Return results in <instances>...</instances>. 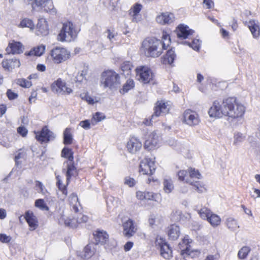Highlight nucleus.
<instances>
[{
	"instance_id": "1",
	"label": "nucleus",
	"mask_w": 260,
	"mask_h": 260,
	"mask_svg": "<svg viewBox=\"0 0 260 260\" xmlns=\"http://www.w3.org/2000/svg\"><path fill=\"white\" fill-rule=\"evenodd\" d=\"M145 55L147 57H157L162 53L163 50L167 49L165 42L155 38H148L142 43Z\"/></svg>"
},
{
	"instance_id": "2",
	"label": "nucleus",
	"mask_w": 260,
	"mask_h": 260,
	"mask_svg": "<svg viewBox=\"0 0 260 260\" xmlns=\"http://www.w3.org/2000/svg\"><path fill=\"white\" fill-rule=\"evenodd\" d=\"M222 106L225 107V116L232 118L241 117L245 112V107L237 101L235 98L230 97L222 101Z\"/></svg>"
},
{
	"instance_id": "3",
	"label": "nucleus",
	"mask_w": 260,
	"mask_h": 260,
	"mask_svg": "<svg viewBox=\"0 0 260 260\" xmlns=\"http://www.w3.org/2000/svg\"><path fill=\"white\" fill-rule=\"evenodd\" d=\"M100 84L104 88H108L111 90H116L121 84L120 76L112 70L105 71L101 74Z\"/></svg>"
},
{
	"instance_id": "4",
	"label": "nucleus",
	"mask_w": 260,
	"mask_h": 260,
	"mask_svg": "<svg viewBox=\"0 0 260 260\" xmlns=\"http://www.w3.org/2000/svg\"><path fill=\"white\" fill-rule=\"evenodd\" d=\"M77 34L78 32L75 30L73 24L68 21L63 24L57 36V40L61 42H70L77 37Z\"/></svg>"
},
{
	"instance_id": "5",
	"label": "nucleus",
	"mask_w": 260,
	"mask_h": 260,
	"mask_svg": "<svg viewBox=\"0 0 260 260\" xmlns=\"http://www.w3.org/2000/svg\"><path fill=\"white\" fill-rule=\"evenodd\" d=\"M189 239L188 237H184L182 240V243L179 244V246L181 249V254L184 257L186 260L189 259V258H193L199 256L200 253L197 250H191L189 243Z\"/></svg>"
},
{
	"instance_id": "6",
	"label": "nucleus",
	"mask_w": 260,
	"mask_h": 260,
	"mask_svg": "<svg viewBox=\"0 0 260 260\" xmlns=\"http://www.w3.org/2000/svg\"><path fill=\"white\" fill-rule=\"evenodd\" d=\"M50 55L55 63H59L69 58L70 53L64 48L56 47L51 50Z\"/></svg>"
},
{
	"instance_id": "7",
	"label": "nucleus",
	"mask_w": 260,
	"mask_h": 260,
	"mask_svg": "<svg viewBox=\"0 0 260 260\" xmlns=\"http://www.w3.org/2000/svg\"><path fill=\"white\" fill-rule=\"evenodd\" d=\"M188 172L186 170H181L178 173L179 180L185 181L191 185L194 189L199 193H203L206 191V188L202 183L200 181L192 182L188 178Z\"/></svg>"
},
{
	"instance_id": "8",
	"label": "nucleus",
	"mask_w": 260,
	"mask_h": 260,
	"mask_svg": "<svg viewBox=\"0 0 260 260\" xmlns=\"http://www.w3.org/2000/svg\"><path fill=\"white\" fill-rule=\"evenodd\" d=\"M136 72L138 79L144 84L149 83L153 78V73L148 67H139L136 69Z\"/></svg>"
},
{
	"instance_id": "9",
	"label": "nucleus",
	"mask_w": 260,
	"mask_h": 260,
	"mask_svg": "<svg viewBox=\"0 0 260 260\" xmlns=\"http://www.w3.org/2000/svg\"><path fill=\"white\" fill-rule=\"evenodd\" d=\"M155 246L159 249L160 255L165 258L169 259L172 257V251L170 246L162 238H156Z\"/></svg>"
},
{
	"instance_id": "10",
	"label": "nucleus",
	"mask_w": 260,
	"mask_h": 260,
	"mask_svg": "<svg viewBox=\"0 0 260 260\" xmlns=\"http://www.w3.org/2000/svg\"><path fill=\"white\" fill-rule=\"evenodd\" d=\"M155 169L154 161L149 158L146 157L140 162V172L143 175H152Z\"/></svg>"
},
{
	"instance_id": "11",
	"label": "nucleus",
	"mask_w": 260,
	"mask_h": 260,
	"mask_svg": "<svg viewBox=\"0 0 260 260\" xmlns=\"http://www.w3.org/2000/svg\"><path fill=\"white\" fill-rule=\"evenodd\" d=\"M183 117V121L190 126L196 125L200 123L198 114L190 109H187L184 111Z\"/></svg>"
},
{
	"instance_id": "12",
	"label": "nucleus",
	"mask_w": 260,
	"mask_h": 260,
	"mask_svg": "<svg viewBox=\"0 0 260 260\" xmlns=\"http://www.w3.org/2000/svg\"><path fill=\"white\" fill-rule=\"evenodd\" d=\"M225 107L222 106L218 101H215L212 107L209 110L208 113L211 117L221 118L225 116Z\"/></svg>"
},
{
	"instance_id": "13",
	"label": "nucleus",
	"mask_w": 260,
	"mask_h": 260,
	"mask_svg": "<svg viewBox=\"0 0 260 260\" xmlns=\"http://www.w3.org/2000/svg\"><path fill=\"white\" fill-rule=\"evenodd\" d=\"M36 138L41 143L48 142L55 138V135L46 126H44L41 132L36 133Z\"/></svg>"
},
{
	"instance_id": "14",
	"label": "nucleus",
	"mask_w": 260,
	"mask_h": 260,
	"mask_svg": "<svg viewBox=\"0 0 260 260\" xmlns=\"http://www.w3.org/2000/svg\"><path fill=\"white\" fill-rule=\"evenodd\" d=\"M160 141V138L155 132H153L149 136L145 141L144 147L148 150L153 149L157 146Z\"/></svg>"
},
{
	"instance_id": "15",
	"label": "nucleus",
	"mask_w": 260,
	"mask_h": 260,
	"mask_svg": "<svg viewBox=\"0 0 260 260\" xmlns=\"http://www.w3.org/2000/svg\"><path fill=\"white\" fill-rule=\"evenodd\" d=\"M154 109V114L152 115V118L154 116L158 117L167 114L169 111V106L167 103L162 101L157 102Z\"/></svg>"
},
{
	"instance_id": "16",
	"label": "nucleus",
	"mask_w": 260,
	"mask_h": 260,
	"mask_svg": "<svg viewBox=\"0 0 260 260\" xmlns=\"http://www.w3.org/2000/svg\"><path fill=\"white\" fill-rule=\"evenodd\" d=\"M28 2H31L32 7L34 5L38 7L44 8V10L48 12L53 8V3L51 0H26Z\"/></svg>"
},
{
	"instance_id": "17",
	"label": "nucleus",
	"mask_w": 260,
	"mask_h": 260,
	"mask_svg": "<svg viewBox=\"0 0 260 260\" xmlns=\"http://www.w3.org/2000/svg\"><path fill=\"white\" fill-rule=\"evenodd\" d=\"M95 249L93 244L87 245L83 251L78 252V256L84 259L90 258L95 253Z\"/></svg>"
},
{
	"instance_id": "18",
	"label": "nucleus",
	"mask_w": 260,
	"mask_h": 260,
	"mask_svg": "<svg viewBox=\"0 0 260 260\" xmlns=\"http://www.w3.org/2000/svg\"><path fill=\"white\" fill-rule=\"evenodd\" d=\"M141 147V142L136 138L133 137L127 142V148L130 153H135Z\"/></svg>"
},
{
	"instance_id": "19",
	"label": "nucleus",
	"mask_w": 260,
	"mask_h": 260,
	"mask_svg": "<svg viewBox=\"0 0 260 260\" xmlns=\"http://www.w3.org/2000/svg\"><path fill=\"white\" fill-rule=\"evenodd\" d=\"M123 234L127 237H132L136 232L134 222L131 219H128L123 224Z\"/></svg>"
},
{
	"instance_id": "20",
	"label": "nucleus",
	"mask_w": 260,
	"mask_h": 260,
	"mask_svg": "<svg viewBox=\"0 0 260 260\" xmlns=\"http://www.w3.org/2000/svg\"><path fill=\"white\" fill-rule=\"evenodd\" d=\"M24 218L29 225L30 230H35L37 228L38 220L32 211H27L25 213Z\"/></svg>"
},
{
	"instance_id": "21",
	"label": "nucleus",
	"mask_w": 260,
	"mask_h": 260,
	"mask_svg": "<svg viewBox=\"0 0 260 260\" xmlns=\"http://www.w3.org/2000/svg\"><path fill=\"white\" fill-rule=\"evenodd\" d=\"M174 19V15L168 12L162 13L160 15L157 16L156 18V21L157 22L161 24H169L173 22Z\"/></svg>"
},
{
	"instance_id": "22",
	"label": "nucleus",
	"mask_w": 260,
	"mask_h": 260,
	"mask_svg": "<svg viewBox=\"0 0 260 260\" xmlns=\"http://www.w3.org/2000/svg\"><path fill=\"white\" fill-rule=\"evenodd\" d=\"M6 51L8 54H20L22 53V45L19 42L13 41L10 43L6 48Z\"/></svg>"
},
{
	"instance_id": "23",
	"label": "nucleus",
	"mask_w": 260,
	"mask_h": 260,
	"mask_svg": "<svg viewBox=\"0 0 260 260\" xmlns=\"http://www.w3.org/2000/svg\"><path fill=\"white\" fill-rule=\"evenodd\" d=\"M2 64L3 67L8 71H12L13 69L20 66V60L16 58L4 60Z\"/></svg>"
},
{
	"instance_id": "24",
	"label": "nucleus",
	"mask_w": 260,
	"mask_h": 260,
	"mask_svg": "<svg viewBox=\"0 0 260 260\" xmlns=\"http://www.w3.org/2000/svg\"><path fill=\"white\" fill-rule=\"evenodd\" d=\"M246 23L253 37L255 38H258L260 35V27L258 21L251 20Z\"/></svg>"
},
{
	"instance_id": "25",
	"label": "nucleus",
	"mask_w": 260,
	"mask_h": 260,
	"mask_svg": "<svg viewBox=\"0 0 260 260\" xmlns=\"http://www.w3.org/2000/svg\"><path fill=\"white\" fill-rule=\"evenodd\" d=\"M193 32L192 29L183 24H180L177 28V35L179 38L186 39Z\"/></svg>"
},
{
	"instance_id": "26",
	"label": "nucleus",
	"mask_w": 260,
	"mask_h": 260,
	"mask_svg": "<svg viewBox=\"0 0 260 260\" xmlns=\"http://www.w3.org/2000/svg\"><path fill=\"white\" fill-rule=\"evenodd\" d=\"M96 243L105 244L108 240L109 236L103 231H97L94 234Z\"/></svg>"
},
{
	"instance_id": "27",
	"label": "nucleus",
	"mask_w": 260,
	"mask_h": 260,
	"mask_svg": "<svg viewBox=\"0 0 260 260\" xmlns=\"http://www.w3.org/2000/svg\"><path fill=\"white\" fill-rule=\"evenodd\" d=\"M78 175V171L76 168L75 167L74 162L68 163L67 171L66 172L67 176V183L69 184L70 178L72 176H74Z\"/></svg>"
},
{
	"instance_id": "28",
	"label": "nucleus",
	"mask_w": 260,
	"mask_h": 260,
	"mask_svg": "<svg viewBox=\"0 0 260 260\" xmlns=\"http://www.w3.org/2000/svg\"><path fill=\"white\" fill-rule=\"evenodd\" d=\"M180 234V228L175 224H172L169 227L168 236L170 240L177 239Z\"/></svg>"
},
{
	"instance_id": "29",
	"label": "nucleus",
	"mask_w": 260,
	"mask_h": 260,
	"mask_svg": "<svg viewBox=\"0 0 260 260\" xmlns=\"http://www.w3.org/2000/svg\"><path fill=\"white\" fill-rule=\"evenodd\" d=\"M70 205L72 207L73 210L76 213L79 211L78 207L80 206V204L78 201V198L77 194L72 193L69 198Z\"/></svg>"
},
{
	"instance_id": "30",
	"label": "nucleus",
	"mask_w": 260,
	"mask_h": 260,
	"mask_svg": "<svg viewBox=\"0 0 260 260\" xmlns=\"http://www.w3.org/2000/svg\"><path fill=\"white\" fill-rule=\"evenodd\" d=\"M225 224L226 228L232 232H235L239 228L237 220L233 217L227 218Z\"/></svg>"
},
{
	"instance_id": "31",
	"label": "nucleus",
	"mask_w": 260,
	"mask_h": 260,
	"mask_svg": "<svg viewBox=\"0 0 260 260\" xmlns=\"http://www.w3.org/2000/svg\"><path fill=\"white\" fill-rule=\"evenodd\" d=\"M45 46L41 45L36 47H34L29 51L26 52L25 54L27 56L35 55L37 56H41L44 52Z\"/></svg>"
},
{
	"instance_id": "32",
	"label": "nucleus",
	"mask_w": 260,
	"mask_h": 260,
	"mask_svg": "<svg viewBox=\"0 0 260 260\" xmlns=\"http://www.w3.org/2000/svg\"><path fill=\"white\" fill-rule=\"evenodd\" d=\"M73 135L71 128H66L63 132V144L70 145L73 142Z\"/></svg>"
},
{
	"instance_id": "33",
	"label": "nucleus",
	"mask_w": 260,
	"mask_h": 260,
	"mask_svg": "<svg viewBox=\"0 0 260 260\" xmlns=\"http://www.w3.org/2000/svg\"><path fill=\"white\" fill-rule=\"evenodd\" d=\"M164 190L166 193H170L174 189L173 181L170 178H165L163 181Z\"/></svg>"
},
{
	"instance_id": "34",
	"label": "nucleus",
	"mask_w": 260,
	"mask_h": 260,
	"mask_svg": "<svg viewBox=\"0 0 260 260\" xmlns=\"http://www.w3.org/2000/svg\"><path fill=\"white\" fill-rule=\"evenodd\" d=\"M175 57L174 51L172 49L169 50L164 57V63L171 64L173 63Z\"/></svg>"
},
{
	"instance_id": "35",
	"label": "nucleus",
	"mask_w": 260,
	"mask_h": 260,
	"mask_svg": "<svg viewBox=\"0 0 260 260\" xmlns=\"http://www.w3.org/2000/svg\"><path fill=\"white\" fill-rule=\"evenodd\" d=\"M133 65L129 61L123 62L121 65V71L122 74L125 76H128L131 72Z\"/></svg>"
},
{
	"instance_id": "36",
	"label": "nucleus",
	"mask_w": 260,
	"mask_h": 260,
	"mask_svg": "<svg viewBox=\"0 0 260 260\" xmlns=\"http://www.w3.org/2000/svg\"><path fill=\"white\" fill-rule=\"evenodd\" d=\"M61 156L68 159V161H67V163L73 161V153L71 149L67 147L63 148L61 151Z\"/></svg>"
},
{
	"instance_id": "37",
	"label": "nucleus",
	"mask_w": 260,
	"mask_h": 260,
	"mask_svg": "<svg viewBox=\"0 0 260 260\" xmlns=\"http://www.w3.org/2000/svg\"><path fill=\"white\" fill-rule=\"evenodd\" d=\"M213 226H217L220 224L221 219L219 216L212 212L207 220Z\"/></svg>"
},
{
	"instance_id": "38",
	"label": "nucleus",
	"mask_w": 260,
	"mask_h": 260,
	"mask_svg": "<svg viewBox=\"0 0 260 260\" xmlns=\"http://www.w3.org/2000/svg\"><path fill=\"white\" fill-rule=\"evenodd\" d=\"M135 86V83L133 80L128 79L126 83L124 84L122 88L120 90L121 94H124L127 92L129 90L133 89Z\"/></svg>"
},
{
	"instance_id": "39",
	"label": "nucleus",
	"mask_w": 260,
	"mask_h": 260,
	"mask_svg": "<svg viewBox=\"0 0 260 260\" xmlns=\"http://www.w3.org/2000/svg\"><path fill=\"white\" fill-rule=\"evenodd\" d=\"M142 8V5L139 3H136L133 7L129 10V15L133 17V19L136 18V17L138 13L141 11Z\"/></svg>"
},
{
	"instance_id": "40",
	"label": "nucleus",
	"mask_w": 260,
	"mask_h": 260,
	"mask_svg": "<svg viewBox=\"0 0 260 260\" xmlns=\"http://www.w3.org/2000/svg\"><path fill=\"white\" fill-rule=\"evenodd\" d=\"M19 25L22 27H28L31 30L35 28V24L33 21L29 18H24L20 22Z\"/></svg>"
},
{
	"instance_id": "41",
	"label": "nucleus",
	"mask_w": 260,
	"mask_h": 260,
	"mask_svg": "<svg viewBox=\"0 0 260 260\" xmlns=\"http://www.w3.org/2000/svg\"><path fill=\"white\" fill-rule=\"evenodd\" d=\"M250 251V248L248 246H243L238 252V255L239 258L244 259Z\"/></svg>"
},
{
	"instance_id": "42",
	"label": "nucleus",
	"mask_w": 260,
	"mask_h": 260,
	"mask_svg": "<svg viewBox=\"0 0 260 260\" xmlns=\"http://www.w3.org/2000/svg\"><path fill=\"white\" fill-rule=\"evenodd\" d=\"M198 213L202 219L207 220L212 212L208 208L204 207L199 210Z\"/></svg>"
},
{
	"instance_id": "43",
	"label": "nucleus",
	"mask_w": 260,
	"mask_h": 260,
	"mask_svg": "<svg viewBox=\"0 0 260 260\" xmlns=\"http://www.w3.org/2000/svg\"><path fill=\"white\" fill-rule=\"evenodd\" d=\"M234 145H237L245 140V136L241 133L236 132L234 134Z\"/></svg>"
},
{
	"instance_id": "44",
	"label": "nucleus",
	"mask_w": 260,
	"mask_h": 260,
	"mask_svg": "<svg viewBox=\"0 0 260 260\" xmlns=\"http://www.w3.org/2000/svg\"><path fill=\"white\" fill-rule=\"evenodd\" d=\"M36 207L39 208L42 210L48 211L49 207L45 203L43 199H38L35 201Z\"/></svg>"
},
{
	"instance_id": "45",
	"label": "nucleus",
	"mask_w": 260,
	"mask_h": 260,
	"mask_svg": "<svg viewBox=\"0 0 260 260\" xmlns=\"http://www.w3.org/2000/svg\"><path fill=\"white\" fill-rule=\"evenodd\" d=\"M159 196L152 192L145 191V200L157 201Z\"/></svg>"
},
{
	"instance_id": "46",
	"label": "nucleus",
	"mask_w": 260,
	"mask_h": 260,
	"mask_svg": "<svg viewBox=\"0 0 260 260\" xmlns=\"http://www.w3.org/2000/svg\"><path fill=\"white\" fill-rule=\"evenodd\" d=\"M185 44H187L194 50H199L200 47V41L199 39H194L191 43L185 41Z\"/></svg>"
},
{
	"instance_id": "47",
	"label": "nucleus",
	"mask_w": 260,
	"mask_h": 260,
	"mask_svg": "<svg viewBox=\"0 0 260 260\" xmlns=\"http://www.w3.org/2000/svg\"><path fill=\"white\" fill-rule=\"evenodd\" d=\"M16 83L19 85L25 88H29L32 85L31 82L30 81L23 78L18 79L17 80Z\"/></svg>"
},
{
	"instance_id": "48",
	"label": "nucleus",
	"mask_w": 260,
	"mask_h": 260,
	"mask_svg": "<svg viewBox=\"0 0 260 260\" xmlns=\"http://www.w3.org/2000/svg\"><path fill=\"white\" fill-rule=\"evenodd\" d=\"M81 98L87 102L89 104L93 105L95 102L94 99L90 96L88 93H83L80 94Z\"/></svg>"
},
{
	"instance_id": "49",
	"label": "nucleus",
	"mask_w": 260,
	"mask_h": 260,
	"mask_svg": "<svg viewBox=\"0 0 260 260\" xmlns=\"http://www.w3.org/2000/svg\"><path fill=\"white\" fill-rule=\"evenodd\" d=\"M189 176L190 178H197L199 179L201 177V174L198 170H196L194 169L189 168L188 170Z\"/></svg>"
},
{
	"instance_id": "50",
	"label": "nucleus",
	"mask_w": 260,
	"mask_h": 260,
	"mask_svg": "<svg viewBox=\"0 0 260 260\" xmlns=\"http://www.w3.org/2000/svg\"><path fill=\"white\" fill-rule=\"evenodd\" d=\"M56 185H57L58 188H59V189L60 191H61L62 193L64 194V195L67 196V193H68L67 187H66V186H65L62 184L61 181L60 179H59L58 177H57V182L56 183Z\"/></svg>"
},
{
	"instance_id": "51",
	"label": "nucleus",
	"mask_w": 260,
	"mask_h": 260,
	"mask_svg": "<svg viewBox=\"0 0 260 260\" xmlns=\"http://www.w3.org/2000/svg\"><path fill=\"white\" fill-rule=\"evenodd\" d=\"M37 29L41 34L45 36L48 34V30L46 24L41 25L40 23L37 24Z\"/></svg>"
},
{
	"instance_id": "52",
	"label": "nucleus",
	"mask_w": 260,
	"mask_h": 260,
	"mask_svg": "<svg viewBox=\"0 0 260 260\" xmlns=\"http://www.w3.org/2000/svg\"><path fill=\"white\" fill-rule=\"evenodd\" d=\"M88 219V216L82 214H79L76 218V221L78 223H86Z\"/></svg>"
},
{
	"instance_id": "53",
	"label": "nucleus",
	"mask_w": 260,
	"mask_h": 260,
	"mask_svg": "<svg viewBox=\"0 0 260 260\" xmlns=\"http://www.w3.org/2000/svg\"><path fill=\"white\" fill-rule=\"evenodd\" d=\"M92 118L97 122H100L105 118V116L102 113L96 112L93 115Z\"/></svg>"
},
{
	"instance_id": "54",
	"label": "nucleus",
	"mask_w": 260,
	"mask_h": 260,
	"mask_svg": "<svg viewBox=\"0 0 260 260\" xmlns=\"http://www.w3.org/2000/svg\"><path fill=\"white\" fill-rule=\"evenodd\" d=\"M17 132L20 135L24 137L27 135L28 131L24 126H20L17 128Z\"/></svg>"
},
{
	"instance_id": "55",
	"label": "nucleus",
	"mask_w": 260,
	"mask_h": 260,
	"mask_svg": "<svg viewBox=\"0 0 260 260\" xmlns=\"http://www.w3.org/2000/svg\"><path fill=\"white\" fill-rule=\"evenodd\" d=\"M79 125L85 129H89L90 128V123L89 120H85L80 121Z\"/></svg>"
},
{
	"instance_id": "56",
	"label": "nucleus",
	"mask_w": 260,
	"mask_h": 260,
	"mask_svg": "<svg viewBox=\"0 0 260 260\" xmlns=\"http://www.w3.org/2000/svg\"><path fill=\"white\" fill-rule=\"evenodd\" d=\"M12 239L11 237L7 236L6 234H0V241L3 243H8Z\"/></svg>"
},
{
	"instance_id": "57",
	"label": "nucleus",
	"mask_w": 260,
	"mask_h": 260,
	"mask_svg": "<svg viewBox=\"0 0 260 260\" xmlns=\"http://www.w3.org/2000/svg\"><path fill=\"white\" fill-rule=\"evenodd\" d=\"M7 95L9 100H12L16 99L18 97V94L14 92L11 89H8L7 91Z\"/></svg>"
},
{
	"instance_id": "58",
	"label": "nucleus",
	"mask_w": 260,
	"mask_h": 260,
	"mask_svg": "<svg viewBox=\"0 0 260 260\" xmlns=\"http://www.w3.org/2000/svg\"><path fill=\"white\" fill-rule=\"evenodd\" d=\"M162 39L164 40L163 42H165V41L167 42L165 43L167 48L171 42V39L169 35L165 31L162 32Z\"/></svg>"
},
{
	"instance_id": "59",
	"label": "nucleus",
	"mask_w": 260,
	"mask_h": 260,
	"mask_svg": "<svg viewBox=\"0 0 260 260\" xmlns=\"http://www.w3.org/2000/svg\"><path fill=\"white\" fill-rule=\"evenodd\" d=\"M124 183L129 187H133L135 184V181L133 178L127 177L124 179Z\"/></svg>"
},
{
	"instance_id": "60",
	"label": "nucleus",
	"mask_w": 260,
	"mask_h": 260,
	"mask_svg": "<svg viewBox=\"0 0 260 260\" xmlns=\"http://www.w3.org/2000/svg\"><path fill=\"white\" fill-rule=\"evenodd\" d=\"M26 156V153L24 151L19 152L15 157V162L17 165L18 164V160Z\"/></svg>"
},
{
	"instance_id": "61",
	"label": "nucleus",
	"mask_w": 260,
	"mask_h": 260,
	"mask_svg": "<svg viewBox=\"0 0 260 260\" xmlns=\"http://www.w3.org/2000/svg\"><path fill=\"white\" fill-rule=\"evenodd\" d=\"M65 82H63L60 79H58L56 81V85L57 87L58 88L56 89L57 92H59V91L62 88V87L64 86L65 84Z\"/></svg>"
},
{
	"instance_id": "62",
	"label": "nucleus",
	"mask_w": 260,
	"mask_h": 260,
	"mask_svg": "<svg viewBox=\"0 0 260 260\" xmlns=\"http://www.w3.org/2000/svg\"><path fill=\"white\" fill-rule=\"evenodd\" d=\"M72 92V90L68 87L66 86V84L64 86L61 88V89L58 92H62V93H67L70 94Z\"/></svg>"
},
{
	"instance_id": "63",
	"label": "nucleus",
	"mask_w": 260,
	"mask_h": 260,
	"mask_svg": "<svg viewBox=\"0 0 260 260\" xmlns=\"http://www.w3.org/2000/svg\"><path fill=\"white\" fill-rule=\"evenodd\" d=\"M203 4L207 9H211L213 6V2L212 0H204Z\"/></svg>"
},
{
	"instance_id": "64",
	"label": "nucleus",
	"mask_w": 260,
	"mask_h": 260,
	"mask_svg": "<svg viewBox=\"0 0 260 260\" xmlns=\"http://www.w3.org/2000/svg\"><path fill=\"white\" fill-rule=\"evenodd\" d=\"M254 194L250 193V196L255 199L257 198H260V190L256 188H253Z\"/></svg>"
}]
</instances>
